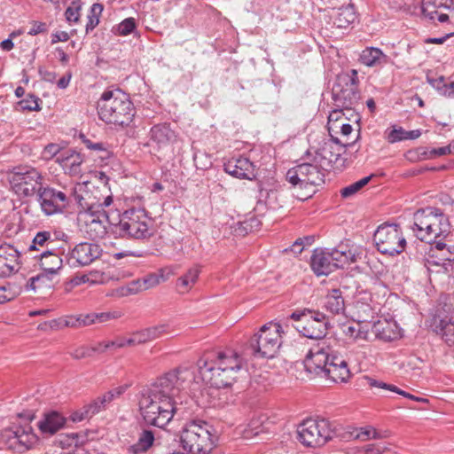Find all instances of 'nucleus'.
I'll return each mask as SVG.
<instances>
[{"instance_id": "obj_1", "label": "nucleus", "mask_w": 454, "mask_h": 454, "mask_svg": "<svg viewBox=\"0 0 454 454\" xmlns=\"http://www.w3.org/2000/svg\"><path fill=\"white\" fill-rule=\"evenodd\" d=\"M195 380V372L191 367H178L159 377L143 388L139 396V410L144 421L150 426L163 428L174 415L183 411V402H178L180 393Z\"/></svg>"}, {"instance_id": "obj_2", "label": "nucleus", "mask_w": 454, "mask_h": 454, "mask_svg": "<svg viewBox=\"0 0 454 454\" xmlns=\"http://www.w3.org/2000/svg\"><path fill=\"white\" fill-rule=\"evenodd\" d=\"M202 380L215 388L232 385L241 369L242 359L231 350L218 352L215 357L200 359L198 363Z\"/></svg>"}, {"instance_id": "obj_3", "label": "nucleus", "mask_w": 454, "mask_h": 454, "mask_svg": "<svg viewBox=\"0 0 454 454\" xmlns=\"http://www.w3.org/2000/svg\"><path fill=\"white\" fill-rule=\"evenodd\" d=\"M413 220L411 229L421 241L432 245L435 240L447 239L452 236L449 217L440 208H420L414 213Z\"/></svg>"}, {"instance_id": "obj_4", "label": "nucleus", "mask_w": 454, "mask_h": 454, "mask_svg": "<svg viewBox=\"0 0 454 454\" xmlns=\"http://www.w3.org/2000/svg\"><path fill=\"white\" fill-rule=\"evenodd\" d=\"M99 118L106 123L129 126L135 116V108L129 96L116 89L106 90L98 102Z\"/></svg>"}, {"instance_id": "obj_5", "label": "nucleus", "mask_w": 454, "mask_h": 454, "mask_svg": "<svg viewBox=\"0 0 454 454\" xmlns=\"http://www.w3.org/2000/svg\"><path fill=\"white\" fill-rule=\"evenodd\" d=\"M71 194L74 195L77 203L86 211L84 231L87 237L92 240L103 239L107 233L106 223H108V215L104 208L113 203L112 195H107L103 200L98 199L96 201H89L82 196L77 195L75 189L70 191L69 195Z\"/></svg>"}, {"instance_id": "obj_6", "label": "nucleus", "mask_w": 454, "mask_h": 454, "mask_svg": "<svg viewBox=\"0 0 454 454\" xmlns=\"http://www.w3.org/2000/svg\"><path fill=\"white\" fill-rule=\"evenodd\" d=\"M114 228V232L122 238L148 239L154 234L153 221L143 208L124 211Z\"/></svg>"}, {"instance_id": "obj_7", "label": "nucleus", "mask_w": 454, "mask_h": 454, "mask_svg": "<svg viewBox=\"0 0 454 454\" xmlns=\"http://www.w3.org/2000/svg\"><path fill=\"white\" fill-rule=\"evenodd\" d=\"M213 427L200 419L186 423L181 433V443L191 454H207L214 447Z\"/></svg>"}, {"instance_id": "obj_8", "label": "nucleus", "mask_w": 454, "mask_h": 454, "mask_svg": "<svg viewBox=\"0 0 454 454\" xmlns=\"http://www.w3.org/2000/svg\"><path fill=\"white\" fill-rule=\"evenodd\" d=\"M356 261L351 249L339 247L333 249H315L310 259V266L317 276H327L339 268H344Z\"/></svg>"}, {"instance_id": "obj_9", "label": "nucleus", "mask_w": 454, "mask_h": 454, "mask_svg": "<svg viewBox=\"0 0 454 454\" xmlns=\"http://www.w3.org/2000/svg\"><path fill=\"white\" fill-rule=\"evenodd\" d=\"M282 327L270 322L262 325L249 340V349L254 357L272 358L281 346Z\"/></svg>"}, {"instance_id": "obj_10", "label": "nucleus", "mask_w": 454, "mask_h": 454, "mask_svg": "<svg viewBox=\"0 0 454 454\" xmlns=\"http://www.w3.org/2000/svg\"><path fill=\"white\" fill-rule=\"evenodd\" d=\"M290 318L298 322L295 329L309 339H323L330 327L326 315L318 310L309 309L296 310L291 314Z\"/></svg>"}, {"instance_id": "obj_11", "label": "nucleus", "mask_w": 454, "mask_h": 454, "mask_svg": "<svg viewBox=\"0 0 454 454\" xmlns=\"http://www.w3.org/2000/svg\"><path fill=\"white\" fill-rule=\"evenodd\" d=\"M10 183L19 197L29 198L37 195L44 184V177L34 167L18 166L13 168Z\"/></svg>"}, {"instance_id": "obj_12", "label": "nucleus", "mask_w": 454, "mask_h": 454, "mask_svg": "<svg viewBox=\"0 0 454 454\" xmlns=\"http://www.w3.org/2000/svg\"><path fill=\"white\" fill-rule=\"evenodd\" d=\"M334 106L338 108L351 109L358 103L360 93L358 90L357 71L341 73L337 75L333 90Z\"/></svg>"}, {"instance_id": "obj_13", "label": "nucleus", "mask_w": 454, "mask_h": 454, "mask_svg": "<svg viewBox=\"0 0 454 454\" xmlns=\"http://www.w3.org/2000/svg\"><path fill=\"white\" fill-rule=\"evenodd\" d=\"M298 440L308 447H321L335 434L326 419H306L297 429Z\"/></svg>"}, {"instance_id": "obj_14", "label": "nucleus", "mask_w": 454, "mask_h": 454, "mask_svg": "<svg viewBox=\"0 0 454 454\" xmlns=\"http://www.w3.org/2000/svg\"><path fill=\"white\" fill-rule=\"evenodd\" d=\"M373 241L380 253L390 256L400 254L406 246L400 226L395 223L380 225L374 232Z\"/></svg>"}, {"instance_id": "obj_15", "label": "nucleus", "mask_w": 454, "mask_h": 454, "mask_svg": "<svg viewBox=\"0 0 454 454\" xmlns=\"http://www.w3.org/2000/svg\"><path fill=\"white\" fill-rule=\"evenodd\" d=\"M36 200L44 215H53L67 209L70 204V196L67 189L59 190L44 184L36 195Z\"/></svg>"}, {"instance_id": "obj_16", "label": "nucleus", "mask_w": 454, "mask_h": 454, "mask_svg": "<svg viewBox=\"0 0 454 454\" xmlns=\"http://www.w3.org/2000/svg\"><path fill=\"white\" fill-rule=\"evenodd\" d=\"M1 439L8 449L18 453L31 450L38 440L29 425L6 428L3 431Z\"/></svg>"}, {"instance_id": "obj_17", "label": "nucleus", "mask_w": 454, "mask_h": 454, "mask_svg": "<svg viewBox=\"0 0 454 454\" xmlns=\"http://www.w3.org/2000/svg\"><path fill=\"white\" fill-rule=\"evenodd\" d=\"M286 180L294 187L306 188L308 185H320L325 182L324 168L310 163H302L290 168Z\"/></svg>"}, {"instance_id": "obj_18", "label": "nucleus", "mask_w": 454, "mask_h": 454, "mask_svg": "<svg viewBox=\"0 0 454 454\" xmlns=\"http://www.w3.org/2000/svg\"><path fill=\"white\" fill-rule=\"evenodd\" d=\"M102 249L99 245L90 242L77 244L67 255L70 267H83L90 265L100 257Z\"/></svg>"}, {"instance_id": "obj_19", "label": "nucleus", "mask_w": 454, "mask_h": 454, "mask_svg": "<svg viewBox=\"0 0 454 454\" xmlns=\"http://www.w3.org/2000/svg\"><path fill=\"white\" fill-rule=\"evenodd\" d=\"M21 264V253L17 247L8 243L0 246V278L16 274Z\"/></svg>"}, {"instance_id": "obj_20", "label": "nucleus", "mask_w": 454, "mask_h": 454, "mask_svg": "<svg viewBox=\"0 0 454 454\" xmlns=\"http://www.w3.org/2000/svg\"><path fill=\"white\" fill-rule=\"evenodd\" d=\"M443 310L447 315L443 316L439 310L433 319L432 326L434 331L451 346L454 345V311L451 306L447 304H444Z\"/></svg>"}, {"instance_id": "obj_21", "label": "nucleus", "mask_w": 454, "mask_h": 454, "mask_svg": "<svg viewBox=\"0 0 454 454\" xmlns=\"http://www.w3.org/2000/svg\"><path fill=\"white\" fill-rule=\"evenodd\" d=\"M347 145H333V144H325L317 152L316 160L322 168H342L345 164V159L342 154L345 153Z\"/></svg>"}, {"instance_id": "obj_22", "label": "nucleus", "mask_w": 454, "mask_h": 454, "mask_svg": "<svg viewBox=\"0 0 454 454\" xmlns=\"http://www.w3.org/2000/svg\"><path fill=\"white\" fill-rule=\"evenodd\" d=\"M331 356L332 354L319 346L310 348L303 362L305 370L310 374L322 378L325 370L327 369Z\"/></svg>"}, {"instance_id": "obj_23", "label": "nucleus", "mask_w": 454, "mask_h": 454, "mask_svg": "<svg viewBox=\"0 0 454 454\" xmlns=\"http://www.w3.org/2000/svg\"><path fill=\"white\" fill-rule=\"evenodd\" d=\"M223 168L226 173L239 179L252 180L255 177L253 162L245 157L229 160L224 163Z\"/></svg>"}, {"instance_id": "obj_24", "label": "nucleus", "mask_w": 454, "mask_h": 454, "mask_svg": "<svg viewBox=\"0 0 454 454\" xmlns=\"http://www.w3.org/2000/svg\"><path fill=\"white\" fill-rule=\"evenodd\" d=\"M349 377L350 372L345 359L340 356L332 354L327 369L325 370L322 378L337 383L346 382Z\"/></svg>"}, {"instance_id": "obj_25", "label": "nucleus", "mask_w": 454, "mask_h": 454, "mask_svg": "<svg viewBox=\"0 0 454 454\" xmlns=\"http://www.w3.org/2000/svg\"><path fill=\"white\" fill-rule=\"evenodd\" d=\"M82 161V156L72 149L64 150L56 159V162L62 167L65 172L73 176L81 174Z\"/></svg>"}, {"instance_id": "obj_26", "label": "nucleus", "mask_w": 454, "mask_h": 454, "mask_svg": "<svg viewBox=\"0 0 454 454\" xmlns=\"http://www.w3.org/2000/svg\"><path fill=\"white\" fill-rule=\"evenodd\" d=\"M151 140L161 147H166L176 141V132L170 128L169 123H160L152 127L150 130Z\"/></svg>"}, {"instance_id": "obj_27", "label": "nucleus", "mask_w": 454, "mask_h": 454, "mask_svg": "<svg viewBox=\"0 0 454 454\" xmlns=\"http://www.w3.org/2000/svg\"><path fill=\"white\" fill-rule=\"evenodd\" d=\"M359 61L369 67H381L390 62V58L380 48L366 47L362 51Z\"/></svg>"}, {"instance_id": "obj_28", "label": "nucleus", "mask_w": 454, "mask_h": 454, "mask_svg": "<svg viewBox=\"0 0 454 454\" xmlns=\"http://www.w3.org/2000/svg\"><path fill=\"white\" fill-rule=\"evenodd\" d=\"M37 257L42 270L50 275H57L62 268V258L53 249H46Z\"/></svg>"}, {"instance_id": "obj_29", "label": "nucleus", "mask_w": 454, "mask_h": 454, "mask_svg": "<svg viewBox=\"0 0 454 454\" xmlns=\"http://www.w3.org/2000/svg\"><path fill=\"white\" fill-rule=\"evenodd\" d=\"M325 309L330 314L343 315L345 312V301L340 289H332L326 294L324 302Z\"/></svg>"}, {"instance_id": "obj_30", "label": "nucleus", "mask_w": 454, "mask_h": 454, "mask_svg": "<svg viewBox=\"0 0 454 454\" xmlns=\"http://www.w3.org/2000/svg\"><path fill=\"white\" fill-rule=\"evenodd\" d=\"M66 423V419L59 412L52 411L45 414L44 418L38 422V427L43 434H54L61 429Z\"/></svg>"}, {"instance_id": "obj_31", "label": "nucleus", "mask_w": 454, "mask_h": 454, "mask_svg": "<svg viewBox=\"0 0 454 454\" xmlns=\"http://www.w3.org/2000/svg\"><path fill=\"white\" fill-rule=\"evenodd\" d=\"M201 272L200 266L195 264L189 268L186 272L179 277L176 282V288L179 294L188 293L197 283Z\"/></svg>"}, {"instance_id": "obj_32", "label": "nucleus", "mask_w": 454, "mask_h": 454, "mask_svg": "<svg viewBox=\"0 0 454 454\" xmlns=\"http://www.w3.org/2000/svg\"><path fill=\"white\" fill-rule=\"evenodd\" d=\"M377 338L384 341H393L401 337V331L395 322L379 321L375 325Z\"/></svg>"}, {"instance_id": "obj_33", "label": "nucleus", "mask_w": 454, "mask_h": 454, "mask_svg": "<svg viewBox=\"0 0 454 454\" xmlns=\"http://www.w3.org/2000/svg\"><path fill=\"white\" fill-rule=\"evenodd\" d=\"M154 440L153 431L145 429L139 434L137 442L127 448V451L129 454H144L153 446Z\"/></svg>"}, {"instance_id": "obj_34", "label": "nucleus", "mask_w": 454, "mask_h": 454, "mask_svg": "<svg viewBox=\"0 0 454 454\" xmlns=\"http://www.w3.org/2000/svg\"><path fill=\"white\" fill-rule=\"evenodd\" d=\"M160 283V277L156 273L146 275L143 278H138L130 282L128 286L129 293L137 294L158 286Z\"/></svg>"}, {"instance_id": "obj_35", "label": "nucleus", "mask_w": 454, "mask_h": 454, "mask_svg": "<svg viewBox=\"0 0 454 454\" xmlns=\"http://www.w3.org/2000/svg\"><path fill=\"white\" fill-rule=\"evenodd\" d=\"M364 380L366 381L367 385L370 386L371 387H377V388L383 389V390H388V391L396 393V394L401 395L406 398H409V399H411V400H414L417 402H427V400L425 398L415 396L408 392H405V391L398 388L395 385L387 384L386 382L378 380L372 377L365 376Z\"/></svg>"}, {"instance_id": "obj_36", "label": "nucleus", "mask_w": 454, "mask_h": 454, "mask_svg": "<svg viewBox=\"0 0 454 454\" xmlns=\"http://www.w3.org/2000/svg\"><path fill=\"white\" fill-rule=\"evenodd\" d=\"M56 275H50L47 271H42L30 278L26 285L27 290H32L36 292L37 290L42 289H51L53 287V278Z\"/></svg>"}, {"instance_id": "obj_37", "label": "nucleus", "mask_w": 454, "mask_h": 454, "mask_svg": "<svg viewBox=\"0 0 454 454\" xmlns=\"http://www.w3.org/2000/svg\"><path fill=\"white\" fill-rule=\"evenodd\" d=\"M379 433L371 427H360V428H354V427H348L345 434L342 435V438L346 441H349L352 439H358L361 441H367L371 438L372 439H378L380 438Z\"/></svg>"}, {"instance_id": "obj_38", "label": "nucleus", "mask_w": 454, "mask_h": 454, "mask_svg": "<svg viewBox=\"0 0 454 454\" xmlns=\"http://www.w3.org/2000/svg\"><path fill=\"white\" fill-rule=\"evenodd\" d=\"M452 5L453 0H422L421 11L424 16L429 20H434L437 9H450Z\"/></svg>"}, {"instance_id": "obj_39", "label": "nucleus", "mask_w": 454, "mask_h": 454, "mask_svg": "<svg viewBox=\"0 0 454 454\" xmlns=\"http://www.w3.org/2000/svg\"><path fill=\"white\" fill-rule=\"evenodd\" d=\"M135 333L137 337V340H140L139 344L141 345L163 336L165 333H168V325H159Z\"/></svg>"}, {"instance_id": "obj_40", "label": "nucleus", "mask_w": 454, "mask_h": 454, "mask_svg": "<svg viewBox=\"0 0 454 454\" xmlns=\"http://www.w3.org/2000/svg\"><path fill=\"white\" fill-rule=\"evenodd\" d=\"M356 20V13L353 4H349L338 10L333 23L340 28H344Z\"/></svg>"}, {"instance_id": "obj_41", "label": "nucleus", "mask_w": 454, "mask_h": 454, "mask_svg": "<svg viewBox=\"0 0 454 454\" xmlns=\"http://www.w3.org/2000/svg\"><path fill=\"white\" fill-rule=\"evenodd\" d=\"M421 136L420 129H414L406 131L403 128H394L387 135V139L389 143L394 144L403 140H413Z\"/></svg>"}, {"instance_id": "obj_42", "label": "nucleus", "mask_w": 454, "mask_h": 454, "mask_svg": "<svg viewBox=\"0 0 454 454\" xmlns=\"http://www.w3.org/2000/svg\"><path fill=\"white\" fill-rule=\"evenodd\" d=\"M126 386H119L114 387L104 394L102 396L93 400V403L98 406V408L100 412L101 411L105 410L112 401L120 397L126 391Z\"/></svg>"}, {"instance_id": "obj_43", "label": "nucleus", "mask_w": 454, "mask_h": 454, "mask_svg": "<svg viewBox=\"0 0 454 454\" xmlns=\"http://www.w3.org/2000/svg\"><path fill=\"white\" fill-rule=\"evenodd\" d=\"M432 246H434L437 251L441 252V260L454 262V245L450 238L435 240Z\"/></svg>"}, {"instance_id": "obj_44", "label": "nucleus", "mask_w": 454, "mask_h": 454, "mask_svg": "<svg viewBox=\"0 0 454 454\" xmlns=\"http://www.w3.org/2000/svg\"><path fill=\"white\" fill-rule=\"evenodd\" d=\"M98 407V406L92 401L90 403L84 405L82 409L74 411L70 415V419L73 422H81L83 419H90L99 412Z\"/></svg>"}, {"instance_id": "obj_45", "label": "nucleus", "mask_w": 454, "mask_h": 454, "mask_svg": "<svg viewBox=\"0 0 454 454\" xmlns=\"http://www.w3.org/2000/svg\"><path fill=\"white\" fill-rule=\"evenodd\" d=\"M264 200L267 207L272 210H276L281 207V204L278 201V192L276 190H260L259 202Z\"/></svg>"}, {"instance_id": "obj_46", "label": "nucleus", "mask_w": 454, "mask_h": 454, "mask_svg": "<svg viewBox=\"0 0 454 454\" xmlns=\"http://www.w3.org/2000/svg\"><path fill=\"white\" fill-rule=\"evenodd\" d=\"M103 4L95 3L91 5L88 14L86 24V33L93 30L99 23V17L103 12Z\"/></svg>"}, {"instance_id": "obj_47", "label": "nucleus", "mask_w": 454, "mask_h": 454, "mask_svg": "<svg viewBox=\"0 0 454 454\" xmlns=\"http://www.w3.org/2000/svg\"><path fill=\"white\" fill-rule=\"evenodd\" d=\"M356 309L358 322H370L376 314L375 309L371 305L361 301H356Z\"/></svg>"}, {"instance_id": "obj_48", "label": "nucleus", "mask_w": 454, "mask_h": 454, "mask_svg": "<svg viewBox=\"0 0 454 454\" xmlns=\"http://www.w3.org/2000/svg\"><path fill=\"white\" fill-rule=\"evenodd\" d=\"M53 243L51 240V233L49 231H40L33 239L29 250H40V247H46V249H51L49 246Z\"/></svg>"}, {"instance_id": "obj_49", "label": "nucleus", "mask_w": 454, "mask_h": 454, "mask_svg": "<svg viewBox=\"0 0 454 454\" xmlns=\"http://www.w3.org/2000/svg\"><path fill=\"white\" fill-rule=\"evenodd\" d=\"M372 179V176H365L348 186L341 189L340 194L343 198H349L358 192L363 187H364Z\"/></svg>"}, {"instance_id": "obj_50", "label": "nucleus", "mask_w": 454, "mask_h": 454, "mask_svg": "<svg viewBox=\"0 0 454 454\" xmlns=\"http://www.w3.org/2000/svg\"><path fill=\"white\" fill-rule=\"evenodd\" d=\"M40 102L42 101L37 96L34 94H28L25 99L20 102V105L24 110L40 111Z\"/></svg>"}, {"instance_id": "obj_51", "label": "nucleus", "mask_w": 454, "mask_h": 454, "mask_svg": "<svg viewBox=\"0 0 454 454\" xmlns=\"http://www.w3.org/2000/svg\"><path fill=\"white\" fill-rule=\"evenodd\" d=\"M418 152H419V155H421L424 159H427L449 154L451 153V149L450 146L449 145L439 147L436 149H432L430 151H427L425 148H419Z\"/></svg>"}, {"instance_id": "obj_52", "label": "nucleus", "mask_w": 454, "mask_h": 454, "mask_svg": "<svg viewBox=\"0 0 454 454\" xmlns=\"http://www.w3.org/2000/svg\"><path fill=\"white\" fill-rule=\"evenodd\" d=\"M81 8V4L77 1L72 2L70 6L67 7L65 16L69 23H76L79 20Z\"/></svg>"}, {"instance_id": "obj_53", "label": "nucleus", "mask_w": 454, "mask_h": 454, "mask_svg": "<svg viewBox=\"0 0 454 454\" xmlns=\"http://www.w3.org/2000/svg\"><path fill=\"white\" fill-rule=\"evenodd\" d=\"M136 28V20L127 18L123 20L117 27L116 30L120 35H128Z\"/></svg>"}, {"instance_id": "obj_54", "label": "nucleus", "mask_w": 454, "mask_h": 454, "mask_svg": "<svg viewBox=\"0 0 454 454\" xmlns=\"http://www.w3.org/2000/svg\"><path fill=\"white\" fill-rule=\"evenodd\" d=\"M61 153H63V151H61L58 144H49L44 147L43 156L46 160H51L54 157L57 159Z\"/></svg>"}, {"instance_id": "obj_55", "label": "nucleus", "mask_w": 454, "mask_h": 454, "mask_svg": "<svg viewBox=\"0 0 454 454\" xmlns=\"http://www.w3.org/2000/svg\"><path fill=\"white\" fill-rule=\"evenodd\" d=\"M390 449L384 443H372L364 446L365 454H384Z\"/></svg>"}, {"instance_id": "obj_56", "label": "nucleus", "mask_w": 454, "mask_h": 454, "mask_svg": "<svg viewBox=\"0 0 454 454\" xmlns=\"http://www.w3.org/2000/svg\"><path fill=\"white\" fill-rule=\"evenodd\" d=\"M95 324L97 323H105L111 319H116L121 317V314L119 311L114 312H101V313H93Z\"/></svg>"}, {"instance_id": "obj_57", "label": "nucleus", "mask_w": 454, "mask_h": 454, "mask_svg": "<svg viewBox=\"0 0 454 454\" xmlns=\"http://www.w3.org/2000/svg\"><path fill=\"white\" fill-rule=\"evenodd\" d=\"M259 226V221L254 217L250 218L248 221H244L239 223V227L237 230L240 234H247L248 231H252L254 227Z\"/></svg>"}, {"instance_id": "obj_58", "label": "nucleus", "mask_w": 454, "mask_h": 454, "mask_svg": "<svg viewBox=\"0 0 454 454\" xmlns=\"http://www.w3.org/2000/svg\"><path fill=\"white\" fill-rule=\"evenodd\" d=\"M48 30V26L45 22L41 21H33L32 27L27 32L30 35H36L39 34L46 33Z\"/></svg>"}, {"instance_id": "obj_59", "label": "nucleus", "mask_w": 454, "mask_h": 454, "mask_svg": "<svg viewBox=\"0 0 454 454\" xmlns=\"http://www.w3.org/2000/svg\"><path fill=\"white\" fill-rule=\"evenodd\" d=\"M91 356H92V351H91L90 347H85V346L79 347V348H75L72 353V356L74 359H82V358H86V357H89Z\"/></svg>"}, {"instance_id": "obj_60", "label": "nucleus", "mask_w": 454, "mask_h": 454, "mask_svg": "<svg viewBox=\"0 0 454 454\" xmlns=\"http://www.w3.org/2000/svg\"><path fill=\"white\" fill-rule=\"evenodd\" d=\"M82 319L80 315H72L65 318L64 325L67 327L80 328L82 327Z\"/></svg>"}, {"instance_id": "obj_61", "label": "nucleus", "mask_w": 454, "mask_h": 454, "mask_svg": "<svg viewBox=\"0 0 454 454\" xmlns=\"http://www.w3.org/2000/svg\"><path fill=\"white\" fill-rule=\"evenodd\" d=\"M105 349L108 348H122L123 347V337H117L115 340L111 341H106L104 344Z\"/></svg>"}, {"instance_id": "obj_62", "label": "nucleus", "mask_w": 454, "mask_h": 454, "mask_svg": "<svg viewBox=\"0 0 454 454\" xmlns=\"http://www.w3.org/2000/svg\"><path fill=\"white\" fill-rule=\"evenodd\" d=\"M69 39V35L66 31H58L52 34L51 43H57L59 42H67Z\"/></svg>"}, {"instance_id": "obj_63", "label": "nucleus", "mask_w": 454, "mask_h": 454, "mask_svg": "<svg viewBox=\"0 0 454 454\" xmlns=\"http://www.w3.org/2000/svg\"><path fill=\"white\" fill-rule=\"evenodd\" d=\"M39 74L43 80L49 82H54L57 77V74L55 72L48 71L40 69Z\"/></svg>"}, {"instance_id": "obj_64", "label": "nucleus", "mask_w": 454, "mask_h": 454, "mask_svg": "<svg viewBox=\"0 0 454 454\" xmlns=\"http://www.w3.org/2000/svg\"><path fill=\"white\" fill-rule=\"evenodd\" d=\"M429 82L442 95V92L444 91V85H447L446 83H444V78L442 76L439 77L438 79H430Z\"/></svg>"}]
</instances>
